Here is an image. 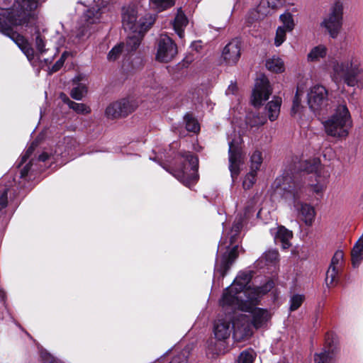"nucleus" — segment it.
I'll use <instances>...</instances> for the list:
<instances>
[{"instance_id":"51","label":"nucleus","mask_w":363,"mask_h":363,"mask_svg":"<svg viewBox=\"0 0 363 363\" xmlns=\"http://www.w3.org/2000/svg\"><path fill=\"white\" fill-rule=\"evenodd\" d=\"M311 186L312 190L316 194L322 193L324 191V189H325V184L320 182H318L315 184H311Z\"/></svg>"},{"instance_id":"41","label":"nucleus","mask_w":363,"mask_h":363,"mask_svg":"<svg viewBox=\"0 0 363 363\" xmlns=\"http://www.w3.org/2000/svg\"><path fill=\"white\" fill-rule=\"evenodd\" d=\"M344 259V253L342 250H337L332 259L329 267L340 269Z\"/></svg>"},{"instance_id":"55","label":"nucleus","mask_w":363,"mask_h":363,"mask_svg":"<svg viewBox=\"0 0 363 363\" xmlns=\"http://www.w3.org/2000/svg\"><path fill=\"white\" fill-rule=\"evenodd\" d=\"M60 99L65 104L68 105V106H70V102H72L73 101H71L69 97L64 93H61L60 94Z\"/></svg>"},{"instance_id":"30","label":"nucleus","mask_w":363,"mask_h":363,"mask_svg":"<svg viewBox=\"0 0 363 363\" xmlns=\"http://www.w3.org/2000/svg\"><path fill=\"white\" fill-rule=\"evenodd\" d=\"M267 121L265 116L259 113H250L247 116V123L251 127L264 125Z\"/></svg>"},{"instance_id":"48","label":"nucleus","mask_w":363,"mask_h":363,"mask_svg":"<svg viewBox=\"0 0 363 363\" xmlns=\"http://www.w3.org/2000/svg\"><path fill=\"white\" fill-rule=\"evenodd\" d=\"M38 146V142L34 141L32 143L30 146L27 149L26 153L22 156L20 164L26 162L28 157L32 155L35 148Z\"/></svg>"},{"instance_id":"16","label":"nucleus","mask_w":363,"mask_h":363,"mask_svg":"<svg viewBox=\"0 0 363 363\" xmlns=\"http://www.w3.org/2000/svg\"><path fill=\"white\" fill-rule=\"evenodd\" d=\"M241 55V44L238 39L229 42L223 48L222 56L226 64L235 65Z\"/></svg>"},{"instance_id":"31","label":"nucleus","mask_w":363,"mask_h":363,"mask_svg":"<svg viewBox=\"0 0 363 363\" xmlns=\"http://www.w3.org/2000/svg\"><path fill=\"white\" fill-rule=\"evenodd\" d=\"M279 19L283 24L279 27L284 28L288 32H291L294 30L295 23L291 13L286 12L280 16Z\"/></svg>"},{"instance_id":"19","label":"nucleus","mask_w":363,"mask_h":363,"mask_svg":"<svg viewBox=\"0 0 363 363\" xmlns=\"http://www.w3.org/2000/svg\"><path fill=\"white\" fill-rule=\"evenodd\" d=\"M230 318H220L215 323L214 334L217 339L224 340L230 334Z\"/></svg>"},{"instance_id":"34","label":"nucleus","mask_w":363,"mask_h":363,"mask_svg":"<svg viewBox=\"0 0 363 363\" xmlns=\"http://www.w3.org/2000/svg\"><path fill=\"white\" fill-rule=\"evenodd\" d=\"M150 5L159 11L165 10L174 4V0H150Z\"/></svg>"},{"instance_id":"32","label":"nucleus","mask_w":363,"mask_h":363,"mask_svg":"<svg viewBox=\"0 0 363 363\" xmlns=\"http://www.w3.org/2000/svg\"><path fill=\"white\" fill-rule=\"evenodd\" d=\"M262 164V153L259 150H255L250 156V170L258 172Z\"/></svg>"},{"instance_id":"52","label":"nucleus","mask_w":363,"mask_h":363,"mask_svg":"<svg viewBox=\"0 0 363 363\" xmlns=\"http://www.w3.org/2000/svg\"><path fill=\"white\" fill-rule=\"evenodd\" d=\"M7 205V189H4L0 196V211Z\"/></svg>"},{"instance_id":"25","label":"nucleus","mask_w":363,"mask_h":363,"mask_svg":"<svg viewBox=\"0 0 363 363\" xmlns=\"http://www.w3.org/2000/svg\"><path fill=\"white\" fill-rule=\"evenodd\" d=\"M281 104V99L279 97H274L273 99L267 104L266 111L268 118L271 121H274L278 118Z\"/></svg>"},{"instance_id":"20","label":"nucleus","mask_w":363,"mask_h":363,"mask_svg":"<svg viewBox=\"0 0 363 363\" xmlns=\"http://www.w3.org/2000/svg\"><path fill=\"white\" fill-rule=\"evenodd\" d=\"M146 31L140 30V29L128 31L129 33L125 45V51L129 52L136 50L140 45L143 35Z\"/></svg>"},{"instance_id":"24","label":"nucleus","mask_w":363,"mask_h":363,"mask_svg":"<svg viewBox=\"0 0 363 363\" xmlns=\"http://www.w3.org/2000/svg\"><path fill=\"white\" fill-rule=\"evenodd\" d=\"M266 68L274 73H282L285 70L283 60L276 55L272 56L266 60Z\"/></svg>"},{"instance_id":"35","label":"nucleus","mask_w":363,"mask_h":363,"mask_svg":"<svg viewBox=\"0 0 363 363\" xmlns=\"http://www.w3.org/2000/svg\"><path fill=\"white\" fill-rule=\"evenodd\" d=\"M279 254L276 250H269L266 252L259 259V262H265L267 265L274 264L278 260Z\"/></svg>"},{"instance_id":"6","label":"nucleus","mask_w":363,"mask_h":363,"mask_svg":"<svg viewBox=\"0 0 363 363\" xmlns=\"http://www.w3.org/2000/svg\"><path fill=\"white\" fill-rule=\"evenodd\" d=\"M138 9L129 6L123 9L122 14L123 26L125 31L139 30H147L154 23L155 17L150 13L138 18Z\"/></svg>"},{"instance_id":"18","label":"nucleus","mask_w":363,"mask_h":363,"mask_svg":"<svg viewBox=\"0 0 363 363\" xmlns=\"http://www.w3.org/2000/svg\"><path fill=\"white\" fill-rule=\"evenodd\" d=\"M238 246H234L228 255H224L220 263L217 262L216 264V272L220 273L222 277H224L228 269L230 267L234 260L238 257Z\"/></svg>"},{"instance_id":"4","label":"nucleus","mask_w":363,"mask_h":363,"mask_svg":"<svg viewBox=\"0 0 363 363\" xmlns=\"http://www.w3.org/2000/svg\"><path fill=\"white\" fill-rule=\"evenodd\" d=\"M177 165L171 174L186 186L191 187L198 180V158L189 152L181 153Z\"/></svg>"},{"instance_id":"9","label":"nucleus","mask_w":363,"mask_h":363,"mask_svg":"<svg viewBox=\"0 0 363 363\" xmlns=\"http://www.w3.org/2000/svg\"><path fill=\"white\" fill-rule=\"evenodd\" d=\"M342 22L343 6L340 2H335L320 26L326 29L332 38H336L342 29Z\"/></svg>"},{"instance_id":"3","label":"nucleus","mask_w":363,"mask_h":363,"mask_svg":"<svg viewBox=\"0 0 363 363\" xmlns=\"http://www.w3.org/2000/svg\"><path fill=\"white\" fill-rule=\"evenodd\" d=\"M329 69L330 77L335 84L343 82L348 86L357 85V76L362 72L353 55L332 59L329 62Z\"/></svg>"},{"instance_id":"33","label":"nucleus","mask_w":363,"mask_h":363,"mask_svg":"<svg viewBox=\"0 0 363 363\" xmlns=\"http://www.w3.org/2000/svg\"><path fill=\"white\" fill-rule=\"evenodd\" d=\"M62 154L61 150H55V152H43L39 155L38 160L42 162L46 160H52L53 162L58 163L60 162V156Z\"/></svg>"},{"instance_id":"47","label":"nucleus","mask_w":363,"mask_h":363,"mask_svg":"<svg viewBox=\"0 0 363 363\" xmlns=\"http://www.w3.org/2000/svg\"><path fill=\"white\" fill-rule=\"evenodd\" d=\"M286 31L281 27H278L276 31V35L274 38V45L277 47L280 46L285 40L286 37Z\"/></svg>"},{"instance_id":"44","label":"nucleus","mask_w":363,"mask_h":363,"mask_svg":"<svg viewBox=\"0 0 363 363\" xmlns=\"http://www.w3.org/2000/svg\"><path fill=\"white\" fill-rule=\"evenodd\" d=\"M304 296L300 294H295L291 296L290 299V311H294L297 310L303 303Z\"/></svg>"},{"instance_id":"40","label":"nucleus","mask_w":363,"mask_h":363,"mask_svg":"<svg viewBox=\"0 0 363 363\" xmlns=\"http://www.w3.org/2000/svg\"><path fill=\"white\" fill-rule=\"evenodd\" d=\"M340 269L329 267L326 272L325 284L328 287L334 286L337 283V276Z\"/></svg>"},{"instance_id":"57","label":"nucleus","mask_w":363,"mask_h":363,"mask_svg":"<svg viewBox=\"0 0 363 363\" xmlns=\"http://www.w3.org/2000/svg\"><path fill=\"white\" fill-rule=\"evenodd\" d=\"M29 169H30L29 165L28 164L26 165L21 171V177H26L28 174Z\"/></svg>"},{"instance_id":"12","label":"nucleus","mask_w":363,"mask_h":363,"mask_svg":"<svg viewBox=\"0 0 363 363\" xmlns=\"http://www.w3.org/2000/svg\"><path fill=\"white\" fill-rule=\"evenodd\" d=\"M328 103V91L321 85H315L311 88L308 94V104L314 113L321 111Z\"/></svg>"},{"instance_id":"42","label":"nucleus","mask_w":363,"mask_h":363,"mask_svg":"<svg viewBox=\"0 0 363 363\" xmlns=\"http://www.w3.org/2000/svg\"><path fill=\"white\" fill-rule=\"evenodd\" d=\"M69 107L79 114H88L91 112L90 107L82 103L72 101Z\"/></svg>"},{"instance_id":"11","label":"nucleus","mask_w":363,"mask_h":363,"mask_svg":"<svg viewBox=\"0 0 363 363\" xmlns=\"http://www.w3.org/2000/svg\"><path fill=\"white\" fill-rule=\"evenodd\" d=\"M272 93L268 78L260 74L255 79V88L252 94V104L254 106H259L267 101Z\"/></svg>"},{"instance_id":"26","label":"nucleus","mask_w":363,"mask_h":363,"mask_svg":"<svg viewBox=\"0 0 363 363\" xmlns=\"http://www.w3.org/2000/svg\"><path fill=\"white\" fill-rule=\"evenodd\" d=\"M188 24V19L181 9H179L174 18L173 27L179 38L184 37V28Z\"/></svg>"},{"instance_id":"7","label":"nucleus","mask_w":363,"mask_h":363,"mask_svg":"<svg viewBox=\"0 0 363 363\" xmlns=\"http://www.w3.org/2000/svg\"><path fill=\"white\" fill-rule=\"evenodd\" d=\"M289 188H291V186H289ZM301 191L300 188L294 186L293 189L287 190L284 196L290 202V204L293 206L298 217L305 224L311 225L314 220L315 211L313 206L301 201Z\"/></svg>"},{"instance_id":"49","label":"nucleus","mask_w":363,"mask_h":363,"mask_svg":"<svg viewBox=\"0 0 363 363\" xmlns=\"http://www.w3.org/2000/svg\"><path fill=\"white\" fill-rule=\"evenodd\" d=\"M68 52H64L61 55L60 58L57 61V62L52 66L51 69V72H55L58 71L63 65L65 60L68 55Z\"/></svg>"},{"instance_id":"2","label":"nucleus","mask_w":363,"mask_h":363,"mask_svg":"<svg viewBox=\"0 0 363 363\" xmlns=\"http://www.w3.org/2000/svg\"><path fill=\"white\" fill-rule=\"evenodd\" d=\"M40 0H15L11 9H0V32L9 36L22 50L28 60L34 57V50L28 40L14 31V28L25 26L29 33L35 29L36 14L34 11Z\"/></svg>"},{"instance_id":"15","label":"nucleus","mask_w":363,"mask_h":363,"mask_svg":"<svg viewBox=\"0 0 363 363\" xmlns=\"http://www.w3.org/2000/svg\"><path fill=\"white\" fill-rule=\"evenodd\" d=\"M52 40L56 43V45L53 48H50L49 46L45 48L47 43L44 41L42 37L40 35H38L35 38V47L39 54L43 55L47 52H50V56L44 59L46 63H50L52 61L58 52V47L62 45L64 42L62 39V36L58 33L54 37Z\"/></svg>"},{"instance_id":"53","label":"nucleus","mask_w":363,"mask_h":363,"mask_svg":"<svg viewBox=\"0 0 363 363\" xmlns=\"http://www.w3.org/2000/svg\"><path fill=\"white\" fill-rule=\"evenodd\" d=\"M191 48L192 50L199 52L202 48V43L201 41L193 42L191 45Z\"/></svg>"},{"instance_id":"38","label":"nucleus","mask_w":363,"mask_h":363,"mask_svg":"<svg viewBox=\"0 0 363 363\" xmlns=\"http://www.w3.org/2000/svg\"><path fill=\"white\" fill-rule=\"evenodd\" d=\"M242 221L241 218H239L238 220H235L233 225L232 229L230 230V240L229 245H226V247H228L230 245H233L237 240V236L238 235L239 232L242 228Z\"/></svg>"},{"instance_id":"21","label":"nucleus","mask_w":363,"mask_h":363,"mask_svg":"<svg viewBox=\"0 0 363 363\" xmlns=\"http://www.w3.org/2000/svg\"><path fill=\"white\" fill-rule=\"evenodd\" d=\"M293 233L284 226L277 228L274 235V240L277 244L281 245L283 249H288L290 245V240L292 238Z\"/></svg>"},{"instance_id":"45","label":"nucleus","mask_w":363,"mask_h":363,"mask_svg":"<svg viewBox=\"0 0 363 363\" xmlns=\"http://www.w3.org/2000/svg\"><path fill=\"white\" fill-rule=\"evenodd\" d=\"M302 93L299 89H297L294 99L293 100V106L291 108V113L295 115L300 112L302 106H301V96Z\"/></svg>"},{"instance_id":"39","label":"nucleus","mask_w":363,"mask_h":363,"mask_svg":"<svg viewBox=\"0 0 363 363\" xmlns=\"http://www.w3.org/2000/svg\"><path fill=\"white\" fill-rule=\"evenodd\" d=\"M184 121L188 131L197 133L199 130L200 126L197 121L189 114H186L184 116Z\"/></svg>"},{"instance_id":"10","label":"nucleus","mask_w":363,"mask_h":363,"mask_svg":"<svg viewBox=\"0 0 363 363\" xmlns=\"http://www.w3.org/2000/svg\"><path fill=\"white\" fill-rule=\"evenodd\" d=\"M177 54V47L172 39L166 34L160 35L157 40L156 60L160 62H169Z\"/></svg>"},{"instance_id":"50","label":"nucleus","mask_w":363,"mask_h":363,"mask_svg":"<svg viewBox=\"0 0 363 363\" xmlns=\"http://www.w3.org/2000/svg\"><path fill=\"white\" fill-rule=\"evenodd\" d=\"M90 35V32L87 30V28L84 26L80 28L77 33V38L78 40H83L84 38H88Z\"/></svg>"},{"instance_id":"37","label":"nucleus","mask_w":363,"mask_h":363,"mask_svg":"<svg viewBox=\"0 0 363 363\" xmlns=\"http://www.w3.org/2000/svg\"><path fill=\"white\" fill-rule=\"evenodd\" d=\"M125 51V44L120 43L114 46L108 52L107 58L109 61H115Z\"/></svg>"},{"instance_id":"28","label":"nucleus","mask_w":363,"mask_h":363,"mask_svg":"<svg viewBox=\"0 0 363 363\" xmlns=\"http://www.w3.org/2000/svg\"><path fill=\"white\" fill-rule=\"evenodd\" d=\"M335 357V351L333 348H328V350H324L314 355V361L315 363H333Z\"/></svg>"},{"instance_id":"56","label":"nucleus","mask_w":363,"mask_h":363,"mask_svg":"<svg viewBox=\"0 0 363 363\" xmlns=\"http://www.w3.org/2000/svg\"><path fill=\"white\" fill-rule=\"evenodd\" d=\"M184 359V355L174 357L170 363H186Z\"/></svg>"},{"instance_id":"14","label":"nucleus","mask_w":363,"mask_h":363,"mask_svg":"<svg viewBox=\"0 0 363 363\" xmlns=\"http://www.w3.org/2000/svg\"><path fill=\"white\" fill-rule=\"evenodd\" d=\"M52 40L56 43V45L53 48H50L49 46L45 48L47 43L44 41L42 37L40 35H38L35 38V47L39 54L43 55L47 52H50V56L44 59L46 63H50L52 61L58 52V47L62 45L64 42L62 39V36L58 33L54 37Z\"/></svg>"},{"instance_id":"58","label":"nucleus","mask_w":363,"mask_h":363,"mask_svg":"<svg viewBox=\"0 0 363 363\" xmlns=\"http://www.w3.org/2000/svg\"><path fill=\"white\" fill-rule=\"evenodd\" d=\"M283 179H284V182H285L286 184H288V183H289V179H290V178H289L288 176H286V177H283Z\"/></svg>"},{"instance_id":"13","label":"nucleus","mask_w":363,"mask_h":363,"mask_svg":"<svg viewBox=\"0 0 363 363\" xmlns=\"http://www.w3.org/2000/svg\"><path fill=\"white\" fill-rule=\"evenodd\" d=\"M138 106L133 100L123 99L110 104L106 109V116L108 118H117L125 116Z\"/></svg>"},{"instance_id":"1","label":"nucleus","mask_w":363,"mask_h":363,"mask_svg":"<svg viewBox=\"0 0 363 363\" xmlns=\"http://www.w3.org/2000/svg\"><path fill=\"white\" fill-rule=\"evenodd\" d=\"M251 278L248 272L239 273L220 300L223 307L239 311L235 312L232 320L233 337L238 341L251 337V325L256 329L267 328L272 316L269 311L255 306L258 300L274 287V282L268 281L262 286L251 288L248 286Z\"/></svg>"},{"instance_id":"29","label":"nucleus","mask_w":363,"mask_h":363,"mask_svg":"<svg viewBox=\"0 0 363 363\" xmlns=\"http://www.w3.org/2000/svg\"><path fill=\"white\" fill-rule=\"evenodd\" d=\"M102 13L103 11L101 9L92 7L84 13L83 18L88 26L89 24H93L99 22Z\"/></svg>"},{"instance_id":"27","label":"nucleus","mask_w":363,"mask_h":363,"mask_svg":"<svg viewBox=\"0 0 363 363\" xmlns=\"http://www.w3.org/2000/svg\"><path fill=\"white\" fill-rule=\"evenodd\" d=\"M363 259V235L357 240L352 250V263L357 267Z\"/></svg>"},{"instance_id":"59","label":"nucleus","mask_w":363,"mask_h":363,"mask_svg":"<svg viewBox=\"0 0 363 363\" xmlns=\"http://www.w3.org/2000/svg\"><path fill=\"white\" fill-rule=\"evenodd\" d=\"M0 296L1 297V298H4V293L1 291H0Z\"/></svg>"},{"instance_id":"5","label":"nucleus","mask_w":363,"mask_h":363,"mask_svg":"<svg viewBox=\"0 0 363 363\" xmlns=\"http://www.w3.org/2000/svg\"><path fill=\"white\" fill-rule=\"evenodd\" d=\"M351 125V117L345 104L339 105L335 113L323 122L326 133L333 137H345Z\"/></svg>"},{"instance_id":"8","label":"nucleus","mask_w":363,"mask_h":363,"mask_svg":"<svg viewBox=\"0 0 363 363\" xmlns=\"http://www.w3.org/2000/svg\"><path fill=\"white\" fill-rule=\"evenodd\" d=\"M233 135H228V154H229V169L233 179L237 177L240 171V167L244 163L245 154L242 152L241 144L242 139L240 135L235 131L233 132Z\"/></svg>"},{"instance_id":"43","label":"nucleus","mask_w":363,"mask_h":363,"mask_svg":"<svg viewBox=\"0 0 363 363\" xmlns=\"http://www.w3.org/2000/svg\"><path fill=\"white\" fill-rule=\"evenodd\" d=\"M257 172L250 170L243 180V187L245 189H250L256 182Z\"/></svg>"},{"instance_id":"23","label":"nucleus","mask_w":363,"mask_h":363,"mask_svg":"<svg viewBox=\"0 0 363 363\" xmlns=\"http://www.w3.org/2000/svg\"><path fill=\"white\" fill-rule=\"evenodd\" d=\"M328 53V48L325 45L320 44L311 48L307 55V61L308 62H319L321 59L325 57Z\"/></svg>"},{"instance_id":"54","label":"nucleus","mask_w":363,"mask_h":363,"mask_svg":"<svg viewBox=\"0 0 363 363\" xmlns=\"http://www.w3.org/2000/svg\"><path fill=\"white\" fill-rule=\"evenodd\" d=\"M237 89V85L235 84L231 83L228 88L226 90L227 94H233Z\"/></svg>"},{"instance_id":"46","label":"nucleus","mask_w":363,"mask_h":363,"mask_svg":"<svg viewBox=\"0 0 363 363\" xmlns=\"http://www.w3.org/2000/svg\"><path fill=\"white\" fill-rule=\"evenodd\" d=\"M320 165V161L318 159H313L312 160H306L304 162L303 168L308 172H316Z\"/></svg>"},{"instance_id":"22","label":"nucleus","mask_w":363,"mask_h":363,"mask_svg":"<svg viewBox=\"0 0 363 363\" xmlns=\"http://www.w3.org/2000/svg\"><path fill=\"white\" fill-rule=\"evenodd\" d=\"M82 77L78 76L73 79L72 85L73 87L70 91V96L72 99L80 101L82 100L87 94L88 88L85 84L79 83Z\"/></svg>"},{"instance_id":"17","label":"nucleus","mask_w":363,"mask_h":363,"mask_svg":"<svg viewBox=\"0 0 363 363\" xmlns=\"http://www.w3.org/2000/svg\"><path fill=\"white\" fill-rule=\"evenodd\" d=\"M285 3V0H262L257 8L258 18L271 15L275 11L283 7Z\"/></svg>"},{"instance_id":"60","label":"nucleus","mask_w":363,"mask_h":363,"mask_svg":"<svg viewBox=\"0 0 363 363\" xmlns=\"http://www.w3.org/2000/svg\"><path fill=\"white\" fill-rule=\"evenodd\" d=\"M223 244H225V241H222L221 242V243L219 245V248H221Z\"/></svg>"},{"instance_id":"36","label":"nucleus","mask_w":363,"mask_h":363,"mask_svg":"<svg viewBox=\"0 0 363 363\" xmlns=\"http://www.w3.org/2000/svg\"><path fill=\"white\" fill-rule=\"evenodd\" d=\"M256 354L253 350H244L239 354L237 363H253Z\"/></svg>"}]
</instances>
